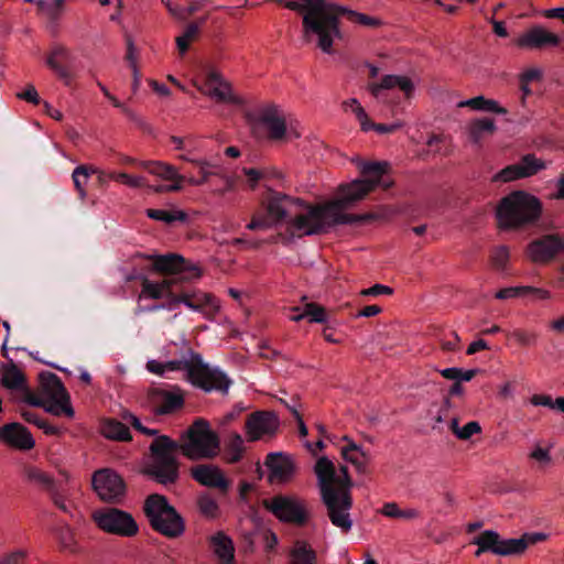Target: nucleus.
<instances>
[{
	"instance_id": "nucleus-1",
	"label": "nucleus",
	"mask_w": 564,
	"mask_h": 564,
	"mask_svg": "<svg viewBox=\"0 0 564 564\" xmlns=\"http://www.w3.org/2000/svg\"><path fill=\"white\" fill-rule=\"evenodd\" d=\"M388 170L387 162L362 163L360 171L365 178L341 185L339 197L325 205H311L301 198L269 189L263 199L267 215L253 216L247 228L249 230L267 229L284 223L285 232L279 234L276 240L289 243L294 238L319 235L333 226L379 220L382 218L379 213L345 214L343 210L362 199L379 185L384 189L389 188L391 183L382 181Z\"/></svg>"
},
{
	"instance_id": "nucleus-2",
	"label": "nucleus",
	"mask_w": 564,
	"mask_h": 564,
	"mask_svg": "<svg viewBox=\"0 0 564 564\" xmlns=\"http://www.w3.org/2000/svg\"><path fill=\"white\" fill-rule=\"evenodd\" d=\"M219 449V437L207 421L197 419L176 442L166 435L156 436L150 444V462L144 474L169 488L180 478L177 453L189 459L212 458Z\"/></svg>"
},
{
	"instance_id": "nucleus-3",
	"label": "nucleus",
	"mask_w": 564,
	"mask_h": 564,
	"mask_svg": "<svg viewBox=\"0 0 564 564\" xmlns=\"http://www.w3.org/2000/svg\"><path fill=\"white\" fill-rule=\"evenodd\" d=\"M340 471L345 473L344 480L339 479L335 465L327 457H321L316 462L315 474L326 517L341 533H348L352 528V519L350 517L352 508L350 488L352 487V481L347 466H341Z\"/></svg>"
},
{
	"instance_id": "nucleus-4",
	"label": "nucleus",
	"mask_w": 564,
	"mask_h": 564,
	"mask_svg": "<svg viewBox=\"0 0 564 564\" xmlns=\"http://www.w3.org/2000/svg\"><path fill=\"white\" fill-rule=\"evenodd\" d=\"M153 269L164 275L162 282H152L144 279L141 284L139 301L144 299H171L175 295L176 286L181 283L198 279L202 274L199 268L177 253L152 256Z\"/></svg>"
},
{
	"instance_id": "nucleus-5",
	"label": "nucleus",
	"mask_w": 564,
	"mask_h": 564,
	"mask_svg": "<svg viewBox=\"0 0 564 564\" xmlns=\"http://www.w3.org/2000/svg\"><path fill=\"white\" fill-rule=\"evenodd\" d=\"M165 369L166 372L185 370L188 381L206 392L218 391L226 394L232 383L224 371L217 367H210L198 352L191 348L181 359L166 361Z\"/></svg>"
},
{
	"instance_id": "nucleus-6",
	"label": "nucleus",
	"mask_w": 564,
	"mask_h": 564,
	"mask_svg": "<svg viewBox=\"0 0 564 564\" xmlns=\"http://www.w3.org/2000/svg\"><path fill=\"white\" fill-rule=\"evenodd\" d=\"M541 210V203L535 196L516 191L500 200L497 218L502 228H519L535 223Z\"/></svg>"
},
{
	"instance_id": "nucleus-7",
	"label": "nucleus",
	"mask_w": 564,
	"mask_h": 564,
	"mask_svg": "<svg viewBox=\"0 0 564 564\" xmlns=\"http://www.w3.org/2000/svg\"><path fill=\"white\" fill-rule=\"evenodd\" d=\"M144 514L151 528L160 534L175 539L185 531L183 517L169 503L165 496L152 494L148 496L143 506Z\"/></svg>"
},
{
	"instance_id": "nucleus-8",
	"label": "nucleus",
	"mask_w": 564,
	"mask_h": 564,
	"mask_svg": "<svg viewBox=\"0 0 564 564\" xmlns=\"http://www.w3.org/2000/svg\"><path fill=\"white\" fill-rule=\"evenodd\" d=\"M93 520L101 531L121 538H133L139 524L133 516L116 507H105L93 512Z\"/></svg>"
},
{
	"instance_id": "nucleus-9",
	"label": "nucleus",
	"mask_w": 564,
	"mask_h": 564,
	"mask_svg": "<svg viewBox=\"0 0 564 564\" xmlns=\"http://www.w3.org/2000/svg\"><path fill=\"white\" fill-rule=\"evenodd\" d=\"M263 507L282 522L304 527L310 513L304 500L286 495H276L263 500Z\"/></svg>"
},
{
	"instance_id": "nucleus-10",
	"label": "nucleus",
	"mask_w": 564,
	"mask_h": 564,
	"mask_svg": "<svg viewBox=\"0 0 564 564\" xmlns=\"http://www.w3.org/2000/svg\"><path fill=\"white\" fill-rule=\"evenodd\" d=\"M252 130L257 135L265 132L268 139L281 140L286 133L285 118L278 106L267 105L259 109Z\"/></svg>"
},
{
	"instance_id": "nucleus-11",
	"label": "nucleus",
	"mask_w": 564,
	"mask_h": 564,
	"mask_svg": "<svg viewBox=\"0 0 564 564\" xmlns=\"http://www.w3.org/2000/svg\"><path fill=\"white\" fill-rule=\"evenodd\" d=\"M93 487L102 501L110 503L119 502L126 492V484L121 476L109 468L94 473Z\"/></svg>"
},
{
	"instance_id": "nucleus-12",
	"label": "nucleus",
	"mask_w": 564,
	"mask_h": 564,
	"mask_svg": "<svg viewBox=\"0 0 564 564\" xmlns=\"http://www.w3.org/2000/svg\"><path fill=\"white\" fill-rule=\"evenodd\" d=\"M75 56L64 45L55 44L46 56V65L56 74V76L69 86L74 79Z\"/></svg>"
},
{
	"instance_id": "nucleus-13",
	"label": "nucleus",
	"mask_w": 564,
	"mask_h": 564,
	"mask_svg": "<svg viewBox=\"0 0 564 564\" xmlns=\"http://www.w3.org/2000/svg\"><path fill=\"white\" fill-rule=\"evenodd\" d=\"M545 164L543 161L536 159L533 154L524 155L519 163L511 164L502 169L494 177V182H511L519 178H524L536 174L543 170Z\"/></svg>"
},
{
	"instance_id": "nucleus-14",
	"label": "nucleus",
	"mask_w": 564,
	"mask_h": 564,
	"mask_svg": "<svg viewBox=\"0 0 564 564\" xmlns=\"http://www.w3.org/2000/svg\"><path fill=\"white\" fill-rule=\"evenodd\" d=\"M175 308L183 303L188 308L205 314H213L218 305L215 297L199 290H189L187 288H177L174 295Z\"/></svg>"
},
{
	"instance_id": "nucleus-15",
	"label": "nucleus",
	"mask_w": 564,
	"mask_h": 564,
	"mask_svg": "<svg viewBox=\"0 0 564 564\" xmlns=\"http://www.w3.org/2000/svg\"><path fill=\"white\" fill-rule=\"evenodd\" d=\"M141 166L149 173L172 182L170 185H158L153 187L154 192H178L183 188L185 176L180 174L175 166L160 161H145L141 163Z\"/></svg>"
},
{
	"instance_id": "nucleus-16",
	"label": "nucleus",
	"mask_w": 564,
	"mask_h": 564,
	"mask_svg": "<svg viewBox=\"0 0 564 564\" xmlns=\"http://www.w3.org/2000/svg\"><path fill=\"white\" fill-rule=\"evenodd\" d=\"M0 441L20 451H29L35 444L29 430L18 422L8 423L0 427Z\"/></svg>"
},
{
	"instance_id": "nucleus-17",
	"label": "nucleus",
	"mask_w": 564,
	"mask_h": 564,
	"mask_svg": "<svg viewBox=\"0 0 564 564\" xmlns=\"http://www.w3.org/2000/svg\"><path fill=\"white\" fill-rule=\"evenodd\" d=\"M276 429V417L270 412H254L248 416L246 422L247 436L251 442L261 438L262 435L274 434Z\"/></svg>"
},
{
	"instance_id": "nucleus-18",
	"label": "nucleus",
	"mask_w": 564,
	"mask_h": 564,
	"mask_svg": "<svg viewBox=\"0 0 564 564\" xmlns=\"http://www.w3.org/2000/svg\"><path fill=\"white\" fill-rule=\"evenodd\" d=\"M205 93L218 102L239 104V99L232 95L231 85L220 73L208 69L205 78Z\"/></svg>"
},
{
	"instance_id": "nucleus-19",
	"label": "nucleus",
	"mask_w": 564,
	"mask_h": 564,
	"mask_svg": "<svg viewBox=\"0 0 564 564\" xmlns=\"http://www.w3.org/2000/svg\"><path fill=\"white\" fill-rule=\"evenodd\" d=\"M564 249V241L557 236L547 235L532 241L529 254L534 262H547Z\"/></svg>"
},
{
	"instance_id": "nucleus-20",
	"label": "nucleus",
	"mask_w": 564,
	"mask_h": 564,
	"mask_svg": "<svg viewBox=\"0 0 564 564\" xmlns=\"http://www.w3.org/2000/svg\"><path fill=\"white\" fill-rule=\"evenodd\" d=\"M561 43V39L557 34L549 32L540 25H535L523 33L517 41L520 47L527 48H545L557 46Z\"/></svg>"
},
{
	"instance_id": "nucleus-21",
	"label": "nucleus",
	"mask_w": 564,
	"mask_h": 564,
	"mask_svg": "<svg viewBox=\"0 0 564 564\" xmlns=\"http://www.w3.org/2000/svg\"><path fill=\"white\" fill-rule=\"evenodd\" d=\"M191 475L200 485L217 488L224 494L227 492L229 488V480L216 466L197 465L191 469Z\"/></svg>"
},
{
	"instance_id": "nucleus-22",
	"label": "nucleus",
	"mask_w": 564,
	"mask_h": 564,
	"mask_svg": "<svg viewBox=\"0 0 564 564\" xmlns=\"http://www.w3.org/2000/svg\"><path fill=\"white\" fill-rule=\"evenodd\" d=\"M264 465L268 467L271 482H284L294 473V464L290 456L283 453H270L267 455Z\"/></svg>"
},
{
	"instance_id": "nucleus-23",
	"label": "nucleus",
	"mask_w": 564,
	"mask_h": 564,
	"mask_svg": "<svg viewBox=\"0 0 564 564\" xmlns=\"http://www.w3.org/2000/svg\"><path fill=\"white\" fill-rule=\"evenodd\" d=\"M395 87L403 91L408 98H410L414 91V84L412 80L405 76L399 75H386L382 77L380 83H372L368 88L372 96L379 98L381 90L392 89Z\"/></svg>"
},
{
	"instance_id": "nucleus-24",
	"label": "nucleus",
	"mask_w": 564,
	"mask_h": 564,
	"mask_svg": "<svg viewBox=\"0 0 564 564\" xmlns=\"http://www.w3.org/2000/svg\"><path fill=\"white\" fill-rule=\"evenodd\" d=\"M1 384L11 391V398L21 391L26 386V378L24 373L18 368L12 359L2 366L1 369Z\"/></svg>"
},
{
	"instance_id": "nucleus-25",
	"label": "nucleus",
	"mask_w": 564,
	"mask_h": 564,
	"mask_svg": "<svg viewBox=\"0 0 564 564\" xmlns=\"http://www.w3.org/2000/svg\"><path fill=\"white\" fill-rule=\"evenodd\" d=\"M40 389L41 393L47 399L68 398L69 395L61 379L52 372H42L40 375Z\"/></svg>"
},
{
	"instance_id": "nucleus-26",
	"label": "nucleus",
	"mask_w": 564,
	"mask_h": 564,
	"mask_svg": "<svg viewBox=\"0 0 564 564\" xmlns=\"http://www.w3.org/2000/svg\"><path fill=\"white\" fill-rule=\"evenodd\" d=\"M471 544L478 546L475 556L479 557L482 553L490 552L500 555V534L492 530H486L475 536Z\"/></svg>"
},
{
	"instance_id": "nucleus-27",
	"label": "nucleus",
	"mask_w": 564,
	"mask_h": 564,
	"mask_svg": "<svg viewBox=\"0 0 564 564\" xmlns=\"http://www.w3.org/2000/svg\"><path fill=\"white\" fill-rule=\"evenodd\" d=\"M210 544L220 563H229L235 560V547L232 540L224 532L219 531L215 533L210 538Z\"/></svg>"
},
{
	"instance_id": "nucleus-28",
	"label": "nucleus",
	"mask_w": 564,
	"mask_h": 564,
	"mask_svg": "<svg viewBox=\"0 0 564 564\" xmlns=\"http://www.w3.org/2000/svg\"><path fill=\"white\" fill-rule=\"evenodd\" d=\"M532 295L538 300H547L551 297L549 291L534 288V286H509L499 290L496 293V299L498 300H507L518 296Z\"/></svg>"
},
{
	"instance_id": "nucleus-29",
	"label": "nucleus",
	"mask_w": 564,
	"mask_h": 564,
	"mask_svg": "<svg viewBox=\"0 0 564 564\" xmlns=\"http://www.w3.org/2000/svg\"><path fill=\"white\" fill-rule=\"evenodd\" d=\"M101 433L106 438L127 442L131 440L129 427L116 419H105L101 422Z\"/></svg>"
},
{
	"instance_id": "nucleus-30",
	"label": "nucleus",
	"mask_w": 564,
	"mask_h": 564,
	"mask_svg": "<svg viewBox=\"0 0 564 564\" xmlns=\"http://www.w3.org/2000/svg\"><path fill=\"white\" fill-rule=\"evenodd\" d=\"M24 475L29 481L41 487L48 495L58 487L53 477L40 468L29 466L24 469Z\"/></svg>"
},
{
	"instance_id": "nucleus-31",
	"label": "nucleus",
	"mask_w": 564,
	"mask_h": 564,
	"mask_svg": "<svg viewBox=\"0 0 564 564\" xmlns=\"http://www.w3.org/2000/svg\"><path fill=\"white\" fill-rule=\"evenodd\" d=\"M291 564H316L317 555L312 546L303 540H297L291 550Z\"/></svg>"
},
{
	"instance_id": "nucleus-32",
	"label": "nucleus",
	"mask_w": 564,
	"mask_h": 564,
	"mask_svg": "<svg viewBox=\"0 0 564 564\" xmlns=\"http://www.w3.org/2000/svg\"><path fill=\"white\" fill-rule=\"evenodd\" d=\"M458 107H468L474 110L488 111L499 115H506L507 109L499 106L494 99H487L484 96H477L458 104Z\"/></svg>"
},
{
	"instance_id": "nucleus-33",
	"label": "nucleus",
	"mask_w": 564,
	"mask_h": 564,
	"mask_svg": "<svg viewBox=\"0 0 564 564\" xmlns=\"http://www.w3.org/2000/svg\"><path fill=\"white\" fill-rule=\"evenodd\" d=\"M149 218L171 225L175 221L185 223L188 216L183 210H165L149 208L145 210Z\"/></svg>"
},
{
	"instance_id": "nucleus-34",
	"label": "nucleus",
	"mask_w": 564,
	"mask_h": 564,
	"mask_svg": "<svg viewBox=\"0 0 564 564\" xmlns=\"http://www.w3.org/2000/svg\"><path fill=\"white\" fill-rule=\"evenodd\" d=\"M36 3L37 9L45 13L52 21H56L64 11L65 0H25Z\"/></svg>"
},
{
	"instance_id": "nucleus-35",
	"label": "nucleus",
	"mask_w": 564,
	"mask_h": 564,
	"mask_svg": "<svg viewBox=\"0 0 564 564\" xmlns=\"http://www.w3.org/2000/svg\"><path fill=\"white\" fill-rule=\"evenodd\" d=\"M495 131L496 124L492 119H476L470 123L469 137L473 142L478 143L485 133L491 134Z\"/></svg>"
},
{
	"instance_id": "nucleus-36",
	"label": "nucleus",
	"mask_w": 564,
	"mask_h": 564,
	"mask_svg": "<svg viewBox=\"0 0 564 564\" xmlns=\"http://www.w3.org/2000/svg\"><path fill=\"white\" fill-rule=\"evenodd\" d=\"M304 317H307L312 323H324L326 321V312L323 306L316 303H306L304 311L297 315H293L291 319L300 322Z\"/></svg>"
},
{
	"instance_id": "nucleus-37",
	"label": "nucleus",
	"mask_w": 564,
	"mask_h": 564,
	"mask_svg": "<svg viewBox=\"0 0 564 564\" xmlns=\"http://www.w3.org/2000/svg\"><path fill=\"white\" fill-rule=\"evenodd\" d=\"M52 402L43 406L46 412L53 414V415H61L65 414L67 417L74 416V409L72 408L69 403V397H59L56 399H50Z\"/></svg>"
},
{
	"instance_id": "nucleus-38",
	"label": "nucleus",
	"mask_w": 564,
	"mask_h": 564,
	"mask_svg": "<svg viewBox=\"0 0 564 564\" xmlns=\"http://www.w3.org/2000/svg\"><path fill=\"white\" fill-rule=\"evenodd\" d=\"M527 550L524 539H501L500 538V556L520 555Z\"/></svg>"
},
{
	"instance_id": "nucleus-39",
	"label": "nucleus",
	"mask_w": 564,
	"mask_h": 564,
	"mask_svg": "<svg viewBox=\"0 0 564 564\" xmlns=\"http://www.w3.org/2000/svg\"><path fill=\"white\" fill-rule=\"evenodd\" d=\"M243 440L238 433L232 434L227 446V460L231 464L238 463L243 453Z\"/></svg>"
},
{
	"instance_id": "nucleus-40",
	"label": "nucleus",
	"mask_w": 564,
	"mask_h": 564,
	"mask_svg": "<svg viewBox=\"0 0 564 564\" xmlns=\"http://www.w3.org/2000/svg\"><path fill=\"white\" fill-rule=\"evenodd\" d=\"M197 506L202 514L207 518H216L218 514V503L209 494H202L198 496Z\"/></svg>"
},
{
	"instance_id": "nucleus-41",
	"label": "nucleus",
	"mask_w": 564,
	"mask_h": 564,
	"mask_svg": "<svg viewBox=\"0 0 564 564\" xmlns=\"http://www.w3.org/2000/svg\"><path fill=\"white\" fill-rule=\"evenodd\" d=\"M93 170H89L86 165L77 166L72 174V178L75 185V188L79 193L80 197L84 198L86 195L85 185L87 184L88 177Z\"/></svg>"
},
{
	"instance_id": "nucleus-42",
	"label": "nucleus",
	"mask_w": 564,
	"mask_h": 564,
	"mask_svg": "<svg viewBox=\"0 0 564 564\" xmlns=\"http://www.w3.org/2000/svg\"><path fill=\"white\" fill-rule=\"evenodd\" d=\"M184 400L181 395L166 392L162 395V402L158 409L161 414L171 413L183 406Z\"/></svg>"
},
{
	"instance_id": "nucleus-43",
	"label": "nucleus",
	"mask_w": 564,
	"mask_h": 564,
	"mask_svg": "<svg viewBox=\"0 0 564 564\" xmlns=\"http://www.w3.org/2000/svg\"><path fill=\"white\" fill-rule=\"evenodd\" d=\"M195 165L198 167L200 178H195L193 176H191L188 178L185 177V180L191 185H194V186L203 185L208 181L209 176L218 174L216 171H212V167H214V165L207 161L199 160V161L195 162Z\"/></svg>"
},
{
	"instance_id": "nucleus-44",
	"label": "nucleus",
	"mask_w": 564,
	"mask_h": 564,
	"mask_svg": "<svg viewBox=\"0 0 564 564\" xmlns=\"http://www.w3.org/2000/svg\"><path fill=\"white\" fill-rule=\"evenodd\" d=\"M341 106L345 111L351 110L359 121L360 127L366 128L365 124H368V115L356 98H350L343 101Z\"/></svg>"
},
{
	"instance_id": "nucleus-45",
	"label": "nucleus",
	"mask_w": 564,
	"mask_h": 564,
	"mask_svg": "<svg viewBox=\"0 0 564 564\" xmlns=\"http://www.w3.org/2000/svg\"><path fill=\"white\" fill-rule=\"evenodd\" d=\"M161 310H167L173 311L175 310V300L174 295L171 296V299H167L165 302L159 303V304H152V305H141L139 304L134 308V315H141L143 313H151V312H158Z\"/></svg>"
},
{
	"instance_id": "nucleus-46",
	"label": "nucleus",
	"mask_w": 564,
	"mask_h": 564,
	"mask_svg": "<svg viewBox=\"0 0 564 564\" xmlns=\"http://www.w3.org/2000/svg\"><path fill=\"white\" fill-rule=\"evenodd\" d=\"M509 250L506 246L497 247L491 254V263L496 270L503 272L509 261Z\"/></svg>"
},
{
	"instance_id": "nucleus-47",
	"label": "nucleus",
	"mask_w": 564,
	"mask_h": 564,
	"mask_svg": "<svg viewBox=\"0 0 564 564\" xmlns=\"http://www.w3.org/2000/svg\"><path fill=\"white\" fill-rule=\"evenodd\" d=\"M110 178L116 181V182H119V183H122V184H126L130 187H133V188H139V187H143L147 185V182H145V178L144 177H141V176H131L127 173H112L110 174Z\"/></svg>"
},
{
	"instance_id": "nucleus-48",
	"label": "nucleus",
	"mask_w": 564,
	"mask_h": 564,
	"mask_svg": "<svg viewBox=\"0 0 564 564\" xmlns=\"http://www.w3.org/2000/svg\"><path fill=\"white\" fill-rule=\"evenodd\" d=\"M13 400L21 401L33 406H45L43 398L33 393L28 386L21 389Z\"/></svg>"
},
{
	"instance_id": "nucleus-49",
	"label": "nucleus",
	"mask_w": 564,
	"mask_h": 564,
	"mask_svg": "<svg viewBox=\"0 0 564 564\" xmlns=\"http://www.w3.org/2000/svg\"><path fill=\"white\" fill-rule=\"evenodd\" d=\"M366 128H361L362 131L376 130L378 133H393L402 127V122L397 121L390 124L386 123H375L368 118V124H365Z\"/></svg>"
},
{
	"instance_id": "nucleus-50",
	"label": "nucleus",
	"mask_w": 564,
	"mask_h": 564,
	"mask_svg": "<svg viewBox=\"0 0 564 564\" xmlns=\"http://www.w3.org/2000/svg\"><path fill=\"white\" fill-rule=\"evenodd\" d=\"M562 399H564V397H557L555 400H553L551 395L547 394H534L531 397L530 402L535 406L542 405L557 410L556 403Z\"/></svg>"
},
{
	"instance_id": "nucleus-51",
	"label": "nucleus",
	"mask_w": 564,
	"mask_h": 564,
	"mask_svg": "<svg viewBox=\"0 0 564 564\" xmlns=\"http://www.w3.org/2000/svg\"><path fill=\"white\" fill-rule=\"evenodd\" d=\"M512 337L522 346H532L536 343L538 334L534 332L516 329L512 333Z\"/></svg>"
},
{
	"instance_id": "nucleus-52",
	"label": "nucleus",
	"mask_w": 564,
	"mask_h": 564,
	"mask_svg": "<svg viewBox=\"0 0 564 564\" xmlns=\"http://www.w3.org/2000/svg\"><path fill=\"white\" fill-rule=\"evenodd\" d=\"M343 457L356 466L359 473H364L366 470V462L368 457L365 458L360 456L359 453L348 454V449H341Z\"/></svg>"
},
{
	"instance_id": "nucleus-53",
	"label": "nucleus",
	"mask_w": 564,
	"mask_h": 564,
	"mask_svg": "<svg viewBox=\"0 0 564 564\" xmlns=\"http://www.w3.org/2000/svg\"><path fill=\"white\" fill-rule=\"evenodd\" d=\"M481 427L478 422L470 421L460 427L459 433H457V437L463 441L469 440L474 434L479 433Z\"/></svg>"
},
{
	"instance_id": "nucleus-54",
	"label": "nucleus",
	"mask_w": 564,
	"mask_h": 564,
	"mask_svg": "<svg viewBox=\"0 0 564 564\" xmlns=\"http://www.w3.org/2000/svg\"><path fill=\"white\" fill-rule=\"evenodd\" d=\"M50 497L52 499V501L54 502V505L59 509L62 510L63 512L65 513H68L69 512V508H70V503H68L65 498H64V495L62 494L59 487H57L56 489L53 490V492L50 494Z\"/></svg>"
},
{
	"instance_id": "nucleus-55",
	"label": "nucleus",
	"mask_w": 564,
	"mask_h": 564,
	"mask_svg": "<svg viewBox=\"0 0 564 564\" xmlns=\"http://www.w3.org/2000/svg\"><path fill=\"white\" fill-rule=\"evenodd\" d=\"M26 557V553L22 550L14 551L9 554H4L0 557V564H23Z\"/></svg>"
},
{
	"instance_id": "nucleus-56",
	"label": "nucleus",
	"mask_w": 564,
	"mask_h": 564,
	"mask_svg": "<svg viewBox=\"0 0 564 564\" xmlns=\"http://www.w3.org/2000/svg\"><path fill=\"white\" fill-rule=\"evenodd\" d=\"M17 96L20 99H23L33 105H39L41 101L40 96L33 85H29L24 91L19 93Z\"/></svg>"
},
{
	"instance_id": "nucleus-57",
	"label": "nucleus",
	"mask_w": 564,
	"mask_h": 564,
	"mask_svg": "<svg viewBox=\"0 0 564 564\" xmlns=\"http://www.w3.org/2000/svg\"><path fill=\"white\" fill-rule=\"evenodd\" d=\"M392 289L382 284H375L373 286L369 289H365L361 291L362 295H371V296H378L381 294H391Z\"/></svg>"
},
{
	"instance_id": "nucleus-58",
	"label": "nucleus",
	"mask_w": 564,
	"mask_h": 564,
	"mask_svg": "<svg viewBox=\"0 0 564 564\" xmlns=\"http://www.w3.org/2000/svg\"><path fill=\"white\" fill-rule=\"evenodd\" d=\"M279 4H282L283 7L288 8L292 11L303 12L306 11L305 14L310 11V4L307 1L303 0L306 4H301L296 1H283V0H275Z\"/></svg>"
},
{
	"instance_id": "nucleus-59",
	"label": "nucleus",
	"mask_w": 564,
	"mask_h": 564,
	"mask_svg": "<svg viewBox=\"0 0 564 564\" xmlns=\"http://www.w3.org/2000/svg\"><path fill=\"white\" fill-rule=\"evenodd\" d=\"M530 457L542 464H549L551 462L549 451L540 446H538L534 451L531 452Z\"/></svg>"
},
{
	"instance_id": "nucleus-60",
	"label": "nucleus",
	"mask_w": 564,
	"mask_h": 564,
	"mask_svg": "<svg viewBox=\"0 0 564 564\" xmlns=\"http://www.w3.org/2000/svg\"><path fill=\"white\" fill-rule=\"evenodd\" d=\"M243 173L252 188H254L257 183L263 177V173L257 169H243Z\"/></svg>"
},
{
	"instance_id": "nucleus-61",
	"label": "nucleus",
	"mask_w": 564,
	"mask_h": 564,
	"mask_svg": "<svg viewBox=\"0 0 564 564\" xmlns=\"http://www.w3.org/2000/svg\"><path fill=\"white\" fill-rule=\"evenodd\" d=\"M401 509L394 502H387L381 509V513L389 518L398 519Z\"/></svg>"
},
{
	"instance_id": "nucleus-62",
	"label": "nucleus",
	"mask_w": 564,
	"mask_h": 564,
	"mask_svg": "<svg viewBox=\"0 0 564 564\" xmlns=\"http://www.w3.org/2000/svg\"><path fill=\"white\" fill-rule=\"evenodd\" d=\"M147 369L155 375L159 376H165L166 369H165V362H160L156 360H150L147 364Z\"/></svg>"
},
{
	"instance_id": "nucleus-63",
	"label": "nucleus",
	"mask_w": 564,
	"mask_h": 564,
	"mask_svg": "<svg viewBox=\"0 0 564 564\" xmlns=\"http://www.w3.org/2000/svg\"><path fill=\"white\" fill-rule=\"evenodd\" d=\"M541 77V72L535 68H531L525 70L521 77H520V84H529L530 82H533L535 79H539Z\"/></svg>"
},
{
	"instance_id": "nucleus-64",
	"label": "nucleus",
	"mask_w": 564,
	"mask_h": 564,
	"mask_svg": "<svg viewBox=\"0 0 564 564\" xmlns=\"http://www.w3.org/2000/svg\"><path fill=\"white\" fill-rule=\"evenodd\" d=\"M21 415L22 417L28 422V423H31V424H34L36 425L37 427L40 426L41 424V421H43L42 417H40V415L31 410H23L21 412Z\"/></svg>"
}]
</instances>
